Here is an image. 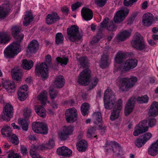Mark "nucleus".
Listing matches in <instances>:
<instances>
[{
  "instance_id": "f257e3e1",
  "label": "nucleus",
  "mask_w": 158,
  "mask_h": 158,
  "mask_svg": "<svg viewBox=\"0 0 158 158\" xmlns=\"http://www.w3.org/2000/svg\"><path fill=\"white\" fill-rule=\"evenodd\" d=\"M137 80L135 76L130 78L119 77L116 80V83L120 91L127 92L135 85Z\"/></svg>"
},
{
  "instance_id": "f03ea898",
  "label": "nucleus",
  "mask_w": 158,
  "mask_h": 158,
  "mask_svg": "<svg viewBox=\"0 0 158 158\" xmlns=\"http://www.w3.org/2000/svg\"><path fill=\"white\" fill-rule=\"evenodd\" d=\"M67 34L70 41L75 43L81 41L82 35L80 32L79 28L77 26L73 25L69 27L67 29Z\"/></svg>"
},
{
  "instance_id": "7ed1b4c3",
  "label": "nucleus",
  "mask_w": 158,
  "mask_h": 158,
  "mask_svg": "<svg viewBox=\"0 0 158 158\" xmlns=\"http://www.w3.org/2000/svg\"><path fill=\"white\" fill-rule=\"evenodd\" d=\"M19 43L13 42L7 47L4 51L5 56L6 58H12L16 55L21 51Z\"/></svg>"
},
{
  "instance_id": "20e7f679",
  "label": "nucleus",
  "mask_w": 158,
  "mask_h": 158,
  "mask_svg": "<svg viewBox=\"0 0 158 158\" xmlns=\"http://www.w3.org/2000/svg\"><path fill=\"white\" fill-rule=\"evenodd\" d=\"M138 64V60L135 59H129L127 60L125 62L124 65H121L117 67H115L114 69V73L119 71L120 72L128 70L135 67Z\"/></svg>"
},
{
  "instance_id": "39448f33",
  "label": "nucleus",
  "mask_w": 158,
  "mask_h": 158,
  "mask_svg": "<svg viewBox=\"0 0 158 158\" xmlns=\"http://www.w3.org/2000/svg\"><path fill=\"white\" fill-rule=\"evenodd\" d=\"M131 44L133 47L139 50H142L145 48L143 37L138 32L134 35Z\"/></svg>"
},
{
  "instance_id": "423d86ee",
  "label": "nucleus",
  "mask_w": 158,
  "mask_h": 158,
  "mask_svg": "<svg viewBox=\"0 0 158 158\" xmlns=\"http://www.w3.org/2000/svg\"><path fill=\"white\" fill-rule=\"evenodd\" d=\"M91 71L88 68L84 70L80 74L77 80L78 83L83 85H86L89 82Z\"/></svg>"
},
{
  "instance_id": "0eeeda50",
  "label": "nucleus",
  "mask_w": 158,
  "mask_h": 158,
  "mask_svg": "<svg viewBox=\"0 0 158 158\" xmlns=\"http://www.w3.org/2000/svg\"><path fill=\"white\" fill-rule=\"evenodd\" d=\"M33 131L37 133L46 134L48 133V128L47 125L41 122H34L32 124Z\"/></svg>"
},
{
  "instance_id": "6e6552de",
  "label": "nucleus",
  "mask_w": 158,
  "mask_h": 158,
  "mask_svg": "<svg viewBox=\"0 0 158 158\" xmlns=\"http://www.w3.org/2000/svg\"><path fill=\"white\" fill-rule=\"evenodd\" d=\"M48 66L45 63H42L40 65H36L35 68L36 73L41 75L42 79L45 80L48 77Z\"/></svg>"
},
{
  "instance_id": "1a4fd4ad",
  "label": "nucleus",
  "mask_w": 158,
  "mask_h": 158,
  "mask_svg": "<svg viewBox=\"0 0 158 158\" xmlns=\"http://www.w3.org/2000/svg\"><path fill=\"white\" fill-rule=\"evenodd\" d=\"M74 127L72 126L64 127L61 131L58 133V138L61 140L66 139L69 136L72 135Z\"/></svg>"
},
{
  "instance_id": "9d476101",
  "label": "nucleus",
  "mask_w": 158,
  "mask_h": 158,
  "mask_svg": "<svg viewBox=\"0 0 158 158\" xmlns=\"http://www.w3.org/2000/svg\"><path fill=\"white\" fill-rule=\"evenodd\" d=\"M13 107L10 104H6L3 110L2 115V119L7 121H9L13 115Z\"/></svg>"
},
{
  "instance_id": "9b49d317",
  "label": "nucleus",
  "mask_w": 158,
  "mask_h": 158,
  "mask_svg": "<svg viewBox=\"0 0 158 158\" xmlns=\"http://www.w3.org/2000/svg\"><path fill=\"white\" fill-rule=\"evenodd\" d=\"M158 20V17L154 18L152 14L150 13L144 14L143 16L142 23L144 26L148 27L151 26L155 21Z\"/></svg>"
},
{
  "instance_id": "f8f14e48",
  "label": "nucleus",
  "mask_w": 158,
  "mask_h": 158,
  "mask_svg": "<svg viewBox=\"0 0 158 158\" xmlns=\"http://www.w3.org/2000/svg\"><path fill=\"white\" fill-rule=\"evenodd\" d=\"M147 121H143L139 123V124L135 128V130L133 132L134 136H136L145 133L148 131V127L146 125Z\"/></svg>"
},
{
  "instance_id": "ddd939ff",
  "label": "nucleus",
  "mask_w": 158,
  "mask_h": 158,
  "mask_svg": "<svg viewBox=\"0 0 158 158\" xmlns=\"http://www.w3.org/2000/svg\"><path fill=\"white\" fill-rule=\"evenodd\" d=\"M65 114L66 119L68 122L73 123L77 119V111L74 107L66 110Z\"/></svg>"
},
{
  "instance_id": "4468645a",
  "label": "nucleus",
  "mask_w": 158,
  "mask_h": 158,
  "mask_svg": "<svg viewBox=\"0 0 158 158\" xmlns=\"http://www.w3.org/2000/svg\"><path fill=\"white\" fill-rule=\"evenodd\" d=\"M21 28L19 26H15L12 27L11 31L13 36L16 39V40L14 42L19 43L20 44L24 38V35L20 33Z\"/></svg>"
},
{
  "instance_id": "2eb2a0df",
  "label": "nucleus",
  "mask_w": 158,
  "mask_h": 158,
  "mask_svg": "<svg viewBox=\"0 0 158 158\" xmlns=\"http://www.w3.org/2000/svg\"><path fill=\"white\" fill-rule=\"evenodd\" d=\"M129 12V10L127 8H123L118 10L116 13L114 20L116 23H119L125 19Z\"/></svg>"
},
{
  "instance_id": "dca6fc26",
  "label": "nucleus",
  "mask_w": 158,
  "mask_h": 158,
  "mask_svg": "<svg viewBox=\"0 0 158 158\" xmlns=\"http://www.w3.org/2000/svg\"><path fill=\"white\" fill-rule=\"evenodd\" d=\"M117 105V107H114L111 113L110 118L111 120L117 118L119 116V113L123 106V101L121 99H120L118 100Z\"/></svg>"
},
{
  "instance_id": "f3484780",
  "label": "nucleus",
  "mask_w": 158,
  "mask_h": 158,
  "mask_svg": "<svg viewBox=\"0 0 158 158\" xmlns=\"http://www.w3.org/2000/svg\"><path fill=\"white\" fill-rule=\"evenodd\" d=\"M10 7L8 4L4 3L0 6V19H4L7 16L10 11Z\"/></svg>"
},
{
  "instance_id": "a211bd4d",
  "label": "nucleus",
  "mask_w": 158,
  "mask_h": 158,
  "mask_svg": "<svg viewBox=\"0 0 158 158\" xmlns=\"http://www.w3.org/2000/svg\"><path fill=\"white\" fill-rule=\"evenodd\" d=\"M81 15L83 18L86 21L90 20L93 17V13L91 10L83 7L81 10Z\"/></svg>"
},
{
  "instance_id": "6ab92c4d",
  "label": "nucleus",
  "mask_w": 158,
  "mask_h": 158,
  "mask_svg": "<svg viewBox=\"0 0 158 158\" xmlns=\"http://www.w3.org/2000/svg\"><path fill=\"white\" fill-rule=\"evenodd\" d=\"M135 102V98H131L128 101L126 105L125 113L126 116L129 115L133 110Z\"/></svg>"
},
{
  "instance_id": "aec40b11",
  "label": "nucleus",
  "mask_w": 158,
  "mask_h": 158,
  "mask_svg": "<svg viewBox=\"0 0 158 158\" xmlns=\"http://www.w3.org/2000/svg\"><path fill=\"white\" fill-rule=\"evenodd\" d=\"M57 154L60 155L69 157L72 155V151L67 147L63 146L57 149Z\"/></svg>"
},
{
  "instance_id": "412c9836",
  "label": "nucleus",
  "mask_w": 158,
  "mask_h": 158,
  "mask_svg": "<svg viewBox=\"0 0 158 158\" xmlns=\"http://www.w3.org/2000/svg\"><path fill=\"white\" fill-rule=\"evenodd\" d=\"M131 33V30H124L120 32L116 36V39L118 40L124 41L129 37Z\"/></svg>"
},
{
  "instance_id": "4be33fe9",
  "label": "nucleus",
  "mask_w": 158,
  "mask_h": 158,
  "mask_svg": "<svg viewBox=\"0 0 158 158\" xmlns=\"http://www.w3.org/2000/svg\"><path fill=\"white\" fill-rule=\"evenodd\" d=\"M60 18L56 13L49 14L46 17V23L48 24H51L58 20Z\"/></svg>"
},
{
  "instance_id": "5701e85b",
  "label": "nucleus",
  "mask_w": 158,
  "mask_h": 158,
  "mask_svg": "<svg viewBox=\"0 0 158 158\" xmlns=\"http://www.w3.org/2000/svg\"><path fill=\"white\" fill-rule=\"evenodd\" d=\"M115 96H112L111 99L104 100L105 108L106 109L110 110L113 108L117 107V104L115 105Z\"/></svg>"
},
{
  "instance_id": "b1692460",
  "label": "nucleus",
  "mask_w": 158,
  "mask_h": 158,
  "mask_svg": "<svg viewBox=\"0 0 158 158\" xmlns=\"http://www.w3.org/2000/svg\"><path fill=\"white\" fill-rule=\"evenodd\" d=\"M39 48V44L37 40H32L28 44L27 48V52L34 53Z\"/></svg>"
},
{
  "instance_id": "393cba45",
  "label": "nucleus",
  "mask_w": 158,
  "mask_h": 158,
  "mask_svg": "<svg viewBox=\"0 0 158 158\" xmlns=\"http://www.w3.org/2000/svg\"><path fill=\"white\" fill-rule=\"evenodd\" d=\"M3 87L8 93L13 92L15 89V84L9 81H6L2 83Z\"/></svg>"
},
{
  "instance_id": "a878e982",
  "label": "nucleus",
  "mask_w": 158,
  "mask_h": 158,
  "mask_svg": "<svg viewBox=\"0 0 158 158\" xmlns=\"http://www.w3.org/2000/svg\"><path fill=\"white\" fill-rule=\"evenodd\" d=\"M150 115L155 116L158 114V102H154L151 104L149 109Z\"/></svg>"
},
{
  "instance_id": "bb28decb",
  "label": "nucleus",
  "mask_w": 158,
  "mask_h": 158,
  "mask_svg": "<svg viewBox=\"0 0 158 158\" xmlns=\"http://www.w3.org/2000/svg\"><path fill=\"white\" fill-rule=\"evenodd\" d=\"M10 35L5 32H0V44H4L9 41Z\"/></svg>"
},
{
  "instance_id": "cd10ccee",
  "label": "nucleus",
  "mask_w": 158,
  "mask_h": 158,
  "mask_svg": "<svg viewBox=\"0 0 158 158\" xmlns=\"http://www.w3.org/2000/svg\"><path fill=\"white\" fill-rule=\"evenodd\" d=\"M77 147L79 152H84L87 147V142L85 139H81L77 144Z\"/></svg>"
},
{
  "instance_id": "c85d7f7f",
  "label": "nucleus",
  "mask_w": 158,
  "mask_h": 158,
  "mask_svg": "<svg viewBox=\"0 0 158 158\" xmlns=\"http://www.w3.org/2000/svg\"><path fill=\"white\" fill-rule=\"evenodd\" d=\"M64 84L65 80L63 76L59 75L56 78L54 84L57 88H62L64 86Z\"/></svg>"
},
{
  "instance_id": "c756f323",
  "label": "nucleus",
  "mask_w": 158,
  "mask_h": 158,
  "mask_svg": "<svg viewBox=\"0 0 158 158\" xmlns=\"http://www.w3.org/2000/svg\"><path fill=\"white\" fill-rule=\"evenodd\" d=\"M35 110L38 115L43 118L46 116V110L44 108L41 106H35Z\"/></svg>"
},
{
  "instance_id": "7c9ffc66",
  "label": "nucleus",
  "mask_w": 158,
  "mask_h": 158,
  "mask_svg": "<svg viewBox=\"0 0 158 158\" xmlns=\"http://www.w3.org/2000/svg\"><path fill=\"white\" fill-rule=\"evenodd\" d=\"M13 78L17 81H20L21 79L22 74L20 71L17 69H14L11 71Z\"/></svg>"
},
{
  "instance_id": "2f4dec72",
  "label": "nucleus",
  "mask_w": 158,
  "mask_h": 158,
  "mask_svg": "<svg viewBox=\"0 0 158 158\" xmlns=\"http://www.w3.org/2000/svg\"><path fill=\"white\" fill-rule=\"evenodd\" d=\"M111 144L112 148L113 151L115 152H118V155H123V152L120 145L118 143L116 142H111Z\"/></svg>"
},
{
  "instance_id": "473e14b6",
  "label": "nucleus",
  "mask_w": 158,
  "mask_h": 158,
  "mask_svg": "<svg viewBox=\"0 0 158 158\" xmlns=\"http://www.w3.org/2000/svg\"><path fill=\"white\" fill-rule=\"evenodd\" d=\"M108 55L107 54H103L101 57L100 63V66L102 68H106L108 65Z\"/></svg>"
},
{
  "instance_id": "72a5a7b5",
  "label": "nucleus",
  "mask_w": 158,
  "mask_h": 158,
  "mask_svg": "<svg viewBox=\"0 0 158 158\" xmlns=\"http://www.w3.org/2000/svg\"><path fill=\"white\" fill-rule=\"evenodd\" d=\"M55 146L54 140L52 139H50L48 143L42 144L39 146V148L41 150H46L50 149L53 148Z\"/></svg>"
},
{
  "instance_id": "f704fd0d",
  "label": "nucleus",
  "mask_w": 158,
  "mask_h": 158,
  "mask_svg": "<svg viewBox=\"0 0 158 158\" xmlns=\"http://www.w3.org/2000/svg\"><path fill=\"white\" fill-rule=\"evenodd\" d=\"M33 20V18L31 13L29 12H27L23 22V25L25 26H28Z\"/></svg>"
},
{
  "instance_id": "c9c22d12",
  "label": "nucleus",
  "mask_w": 158,
  "mask_h": 158,
  "mask_svg": "<svg viewBox=\"0 0 158 158\" xmlns=\"http://www.w3.org/2000/svg\"><path fill=\"white\" fill-rule=\"evenodd\" d=\"M11 128L9 125H6L3 127L1 130L2 134L4 136H10L11 135Z\"/></svg>"
},
{
  "instance_id": "e433bc0d",
  "label": "nucleus",
  "mask_w": 158,
  "mask_h": 158,
  "mask_svg": "<svg viewBox=\"0 0 158 158\" xmlns=\"http://www.w3.org/2000/svg\"><path fill=\"white\" fill-rule=\"evenodd\" d=\"M93 118L94 120V123L98 125L101 123L102 118L101 113L99 112L94 113L93 115Z\"/></svg>"
},
{
  "instance_id": "4c0bfd02",
  "label": "nucleus",
  "mask_w": 158,
  "mask_h": 158,
  "mask_svg": "<svg viewBox=\"0 0 158 158\" xmlns=\"http://www.w3.org/2000/svg\"><path fill=\"white\" fill-rule=\"evenodd\" d=\"M33 62L31 60L28 61L26 59L22 61V66L24 69L29 70L33 66Z\"/></svg>"
},
{
  "instance_id": "58836bf2",
  "label": "nucleus",
  "mask_w": 158,
  "mask_h": 158,
  "mask_svg": "<svg viewBox=\"0 0 158 158\" xmlns=\"http://www.w3.org/2000/svg\"><path fill=\"white\" fill-rule=\"evenodd\" d=\"M38 99L41 102L42 105H44L47 101L46 92L45 91H42L38 96Z\"/></svg>"
},
{
  "instance_id": "ea45409f",
  "label": "nucleus",
  "mask_w": 158,
  "mask_h": 158,
  "mask_svg": "<svg viewBox=\"0 0 158 158\" xmlns=\"http://www.w3.org/2000/svg\"><path fill=\"white\" fill-rule=\"evenodd\" d=\"M18 123L20 125L22 129L25 131H27L28 129V122L25 119L19 118L18 120Z\"/></svg>"
},
{
  "instance_id": "a19ab883",
  "label": "nucleus",
  "mask_w": 158,
  "mask_h": 158,
  "mask_svg": "<svg viewBox=\"0 0 158 158\" xmlns=\"http://www.w3.org/2000/svg\"><path fill=\"white\" fill-rule=\"evenodd\" d=\"M148 152L149 155L152 156H154L158 154V150L151 144L148 148Z\"/></svg>"
},
{
  "instance_id": "79ce46f5",
  "label": "nucleus",
  "mask_w": 158,
  "mask_h": 158,
  "mask_svg": "<svg viewBox=\"0 0 158 158\" xmlns=\"http://www.w3.org/2000/svg\"><path fill=\"white\" fill-rule=\"evenodd\" d=\"M56 60L58 64H60L62 66L66 65L69 61V59L67 57L63 56L57 57Z\"/></svg>"
},
{
  "instance_id": "37998d69",
  "label": "nucleus",
  "mask_w": 158,
  "mask_h": 158,
  "mask_svg": "<svg viewBox=\"0 0 158 158\" xmlns=\"http://www.w3.org/2000/svg\"><path fill=\"white\" fill-rule=\"evenodd\" d=\"M78 63L83 68H85L88 65V60L86 56H82L78 60Z\"/></svg>"
},
{
  "instance_id": "c03bdc74",
  "label": "nucleus",
  "mask_w": 158,
  "mask_h": 158,
  "mask_svg": "<svg viewBox=\"0 0 158 158\" xmlns=\"http://www.w3.org/2000/svg\"><path fill=\"white\" fill-rule=\"evenodd\" d=\"M112 96H115L114 94L112 92L111 89L109 88H107L104 93V100L111 99Z\"/></svg>"
},
{
  "instance_id": "a18cd8bd",
  "label": "nucleus",
  "mask_w": 158,
  "mask_h": 158,
  "mask_svg": "<svg viewBox=\"0 0 158 158\" xmlns=\"http://www.w3.org/2000/svg\"><path fill=\"white\" fill-rule=\"evenodd\" d=\"M89 108V104L87 103H84L81 106V110L82 114L85 116L88 114V111Z\"/></svg>"
},
{
  "instance_id": "49530a36",
  "label": "nucleus",
  "mask_w": 158,
  "mask_h": 158,
  "mask_svg": "<svg viewBox=\"0 0 158 158\" xmlns=\"http://www.w3.org/2000/svg\"><path fill=\"white\" fill-rule=\"evenodd\" d=\"M124 56V54L121 52H118L116 54L115 58V61L118 63H121L123 60Z\"/></svg>"
},
{
  "instance_id": "de8ad7c7",
  "label": "nucleus",
  "mask_w": 158,
  "mask_h": 158,
  "mask_svg": "<svg viewBox=\"0 0 158 158\" xmlns=\"http://www.w3.org/2000/svg\"><path fill=\"white\" fill-rule=\"evenodd\" d=\"M146 142L144 140L141 136L137 138L135 142V146L138 148H141L143 146Z\"/></svg>"
},
{
  "instance_id": "09e8293b",
  "label": "nucleus",
  "mask_w": 158,
  "mask_h": 158,
  "mask_svg": "<svg viewBox=\"0 0 158 158\" xmlns=\"http://www.w3.org/2000/svg\"><path fill=\"white\" fill-rule=\"evenodd\" d=\"M149 97L147 95H144L141 97H138L137 101L140 103H147L148 102Z\"/></svg>"
},
{
  "instance_id": "8fccbe9b",
  "label": "nucleus",
  "mask_w": 158,
  "mask_h": 158,
  "mask_svg": "<svg viewBox=\"0 0 158 158\" xmlns=\"http://www.w3.org/2000/svg\"><path fill=\"white\" fill-rule=\"evenodd\" d=\"M99 81L98 79L96 77H94L92 78L89 83V87L90 89H92L97 84Z\"/></svg>"
},
{
  "instance_id": "3c124183",
  "label": "nucleus",
  "mask_w": 158,
  "mask_h": 158,
  "mask_svg": "<svg viewBox=\"0 0 158 158\" xmlns=\"http://www.w3.org/2000/svg\"><path fill=\"white\" fill-rule=\"evenodd\" d=\"M64 40V37L61 33H58L56 35V43L57 44L62 43Z\"/></svg>"
},
{
  "instance_id": "603ef678",
  "label": "nucleus",
  "mask_w": 158,
  "mask_h": 158,
  "mask_svg": "<svg viewBox=\"0 0 158 158\" xmlns=\"http://www.w3.org/2000/svg\"><path fill=\"white\" fill-rule=\"evenodd\" d=\"M109 21V18H106L101 23V25L99 27L98 32L100 33L102 32L104 28L106 27V25Z\"/></svg>"
},
{
  "instance_id": "864d4df0",
  "label": "nucleus",
  "mask_w": 158,
  "mask_h": 158,
  "mask_svg": "<svg viewBox=\"0 0 158 158\" xmlns=\"http://www.w3.org/2000/svg\"><path fill=\"white\" fill-rule=\"evenodd\" d=\"M96 131L95 128L94 127H89L87 131V136L91 138L94 135V133Z\"/></svg>"
},
{
  "instance_id": "5fc2aeb1",
  "label": "nucleus",
  "mask_w": 158,
  "mask_h": 158,
  "mask_svg": "<svg viewBox=\"0 0 158 158\" xmlns=\"http://www.w3.org/2000/svg\"><path fill=\"white\" fill-rule=\"evenodd\" d=\"M10 136V141L12 143L15 145H17L19 143V139L16 135L15 134L11 135Z\"/></svg>"
},
{
  "instance_id": "6e6d98bb",
  "label": "nucleus",
  "mask_w": 158,
  "mask_h": 158,
  "mask_svg": "<svg viewBox=\"0 0 158 158\" xmlns=\"http://www.w3.org/2000/svg\"><path fill=\"white\" fill-rule=\"evenodd\" d=\"M49 95L51 98L53 99L57 96L58 94V92L54 89H52L51 87L50 88L49 91Z\"/></svg>"
},
{
  "instance_id": "4d7b16f0",
  "label": "nucleus",
  "mask_w": 158,
  "mask_h": 158,
  "mask_svg": "<svg viewBox=\"0 0 158 158\" xmlns=\"http://www.w3.org/2000/svg\"><path fill=\"white\" fill-rule=\"evenodd\" d=\"M152 136V135L151 133L148 132L142 135L141 137L146 143L151 138Z\"/></svg>"
},
{
  "instance_id": "13d9d810",
  "label": "nucleus",
  "mask_w": 158,
  "mask_h": 158,
  "mask_svg": "<svg viewBox=\"0 0 158 158\" xmlns=\"http://www.w3.org/2000/svg\"><path fill=\"white\" fill-rule=\"evenodd\" d=\"M18 96L19 99L21 101H24L27 97L26 93L22 91L18 92Z\"/></svg>"
},
{
  "instance_id": "bf43d9fd",
  "label": "nucleus",
  "mask_w": 158,
  "mask_h": 158,
  "mask_svg": "<svg viewBox=\"0 0 158 158\" xmlns=\"http://www.w3.org/2000/svg\"><path fill=\"white\" fill-rule=\"evenodd\" d=\"M107 30L111 31L114 30V23L112 21H109L107 25Z\"/></svg>"
},
{
  "instance_id": "052dcab7",
  "label": "nucleus",
  "mask_w": 158,
  "mask_h": 158,
  "mask_svg": "<svg viewBox=\"0 0 158 158\" xmlns=\"http://www.w3.org/2000/svg\"><path fill=\"white\" fill-rule=\"evenodd\" d=\"M147 123H148L149 126L152 127L156 124V120L155 118L151 117L148 119Z\"/></svg>"
},
{
  "instance_id": "680f3d73",
  "label": "nucleus",
  "mask_w": 158,
  "mask_h": 158,
  "mask_svg": "<svg viewBox=\"0 0 158 158\" xmlns=\"http://www.w3.org/2000/svg\"><path fill=\"white\" fill-rule=\"evenodd\" d=\"M31 110L28 108H26L23 111V115L26 118H29L31 114Z\"/></svg>"
},
{
  "instance_id": "e2e57ef3",
  "label": "nucleus",
  "mask_w": 158,
  "mask_h": 158,
  "mask_svg": "<svg viewBox=\"0 0 158 158\" xmlns=\"http://www.w3.org/2000/svg\"><path fill=\"white\" fill-rule=\"evenodd\" d=\"M95 3L100 6H103L106 4V0H95Z\"/></svg>"
},
{
  "instance_id": "0e129e2a",
  "label": "nucleus",
  "mask_w": 158,
  "mask_h": 158,
  "mask_svg": "<svg viewBox=\"0 0 158 158\" xmlns=\"http://www.w3.org/2000/svg\"><path fill=\"white\" fill-rule=\"evenodd\" d=\"M137 1V0H124V4L125 6H128L132 4Z\"/></svg>"
},
{
  "instance_id": "69168bd1",
  "label": "nucleus",
  "mask_w": 158,
  "mask_h": 158,
  "mask_svg": "<svg viewBox=\"0 0 158 158\" xmlns=\"http://www.w3.org/2000/svg\"><path fill=\"white\" fill-rule=\"evenodd\" d=\"M81 5V3L78 2L74 3L71 6L72 10L73 11L75 10L78 8Z\"/></svg>"
},
{
  "instance_id": "338daca9",
  "label": "nucleus",
  "mask_w": 158,
  "mask_h": 158,
  "mask_svg": "<svg viewBox=\"0 0 158 158\" xmlns=\"http://www.w3.org/2000/svg\"><path fill=\"white\" fill-rule=\"evenodd\" d=\"M28 89V87L27 85H24L22 86H21L19 90L18 91H22L23 92H26L27 90Z\"/></svg>"
},
{
  "instance_id": "774afa93",
  "label": "nucleus",
  "mask_w": 158,
  "mask_h": 158,
  "mask_svg": "<svg viewBox=\"0 0 158 158\" xmlns=\"http://www.w3.org/2000/svg\"><path fill=\"white\" fill-rule=\"evenodd\" d=\"M8 158H21V157L18 154L14 153H10L8 155Z\"/></svg>"
}]
</instances>
